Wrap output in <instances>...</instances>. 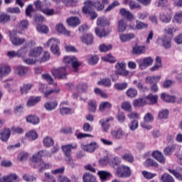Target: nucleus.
I'll return each instance as SVG.
<instances>
[{"mask_svg":"<svg viewBox=\"0 0 182 182\" xmlns=\"http://www.w3.org/2000/svg\"><path fill=\"white\" fill-rule=\"evenodd\" d=\"M97 174H98L101 181H102V182L106 181L107 180V178H109V177H110V176H112L110 172H107L106 171H99Z\"/></svg>","mask_w":182,"mask_h":182,"instance_id":"e433bc0d","label":"nucleus"},{"mask_svg":"<svg viewBox=\"0 0 182 182\" xmlns=\"http://www.w3.org/2000/svg\"><path fill=\"white\" fill-rule=\"evenodd\" d=\"M135 28L136 29L141 31V29H146V28H149V25L143 21L136 20Z\"/></svg>","mask_w":182,"mask_h":182,"instance_id":"09e8293b","label":"nucleus"},{"mask_svg":"<svg viewBox=\"0 0 182 182\" xmlns=\"http://www.w3.org/2000/svg\"><path fill=\"white\" fill-rule=\"evenodd\" d=\"M173 21L176 22L177 23H182V11H177L174 16H173Z\"/></svg>","mask_w":182,"mask_h":182,"instance_id":"69168bd1","label":"nucleus"},{"mask_svg":"<svg viewBox=\"0 0 182 182\" xmlns=\"http://www.w3.org/2000/svg\"><path fill=\"white\" fill-rule=\"evenodd\" d=\"M127 86H129L127 82H122L114 84V87L116 90H124L125 89H127Z\"/></svg>","mask_w":182,"mask_h":182,"instance_id":"6e6d98bb","label":"nucleus"},{"mask_svg":"<svg viewBox=\"0 0 182 182\" xmlns=\"http://www.w3.org/2000/svg\"><path fill=\"white\" fill-rule=\"evenodd\" d=\"M4 177L6 182H12L14 180H18V175L16 173L10 174Z\"/></svg>","mask_w":182,"mask_h":182,"instance_id":"774afa93","label":"nucleus"},{"mask_svg":"<svg viewBox=\"0 0 182 182\" xmlns=\"http://www.w3.org/2000/svg\"><path fill=\"white\" fill-rule=\"evenodd\" d=\"M161 180L162 182H174L173 176L168 173H164L161 177Z\"/></svg>","mask_w":182,"mask_h":182,"instance_id":"4d7b16f0","label":"nucleus"},{"mask_svg":"<svg viewBox=\"0 0 182 182\" xmlns=\"http://www.w3.org/2000/svg\"><path fill=\"white\" fill-rule=\"evenodd\" d=\"M26 122L31 123L32 124H38L40 119L39 117L35 115H29L26 118Z\"/></svg>","mask_w":182,"mask_h":182,"instance_id":"a18cd8bd","label":"nucleus"},{"mask_svg":"<svg viewBox=\"0 0 182 182\" xmlns=\"http://www.w3.org/2000/svg\"><path fill=\"white\" fill-rule=\"evenodd\" d=\"M97 27L95 28V33L99 38H105L109 35V31H106L105 26H109V21L103 17H100L97 20Z\"/></svg>","mask_w":182,"mask_h":182,"instance_id":"f03ea898","label":"nucleus"},{"mask_svg":"<svg viewBox=\"0 0 182 182\" xmlns=\"http://www.w3.org/2000/svg\"><path fill=\"white\" fill-rule=\"evenodd\" d=\"M84 5L90 8L93 6L97 11H102L105 9V5H109V0H95L94 1L87 0L84 2Z\"/></svg>","mask_w":182,"mask_h":182,"instance_id":"7ed1b4c3","label":"nucleus"},{"mask_svg":"<svg viewBox=\"0 0 182 182\" xmlns=\"http://www.w3.org/2000/svg\"><path fill=\"white\" fill-rule=\"evenodd\" d=\"M11 137V129L9 128L4 129L1 132H0V140L4 142L8 141Z\"/></svg>","mask_w":182,"mask_h":182,"instance_id":"f3484780","label":"nucleus"},{"mask_svg":"<svg viewBox=\"0 0 182 182\" xmlns=\"http://www.w3.org/2000/svg\"><path fill=\"white\" fill-rule=\"evenodd\" d=\"M66 22L70 26L75 27L77 26V25H80V20L79 18L75 16L67 18Z\"/></svg>","mask_w":182,"mask_h":182,"instance_id":"c756f323","label":"nucleus"},{"mask_svg":"<svg viewBox=\"0 0 182 182\" xmlns=\"http://www.w3.org/2000/svg\"><path fill=\"white\" fill-rule=\"evenodd\" d=\"M172 16L171 13L164 12L159 14V19L164 23H169L171 22Z\"/></svg>","mask_w":182,"mask_h":182,"instance_id":"2eb2a0df","label":"nucleus"},{"mask_svg":"<svg viewBox=\"0 0 182 182\" xmlns=\"http://www.w3.org/2000/svg\"><path fill=\"white\" fill-rule=\"evenodd\" d=\"M42 79L43 80H46V82L48 83V85H54V86H56L58 85L57 83H54L53 77H52V75L50 74H43L42 75Z\"/></svg>","mask_w":182,"mask_h":182,"instance_id":"37998d69","label":"nucleus"},{"mask_svg":"<svg viewBox=\"0 0 182 182\" xmlns=\"http://www.w3.org/2000/svg\"><path fill=\"white\" fill-rule=\"evenodd\" d=\"M81 42H82V43H85V45H92L93 43V36L92 34H84L81 38Z\"/></svg>","mask_w":182,"mask_h":182,"instance_id":"6ab92c4d","label":"nucleus"},{"mask_svg":"<svg viewBox=\"0 0 182 182\" xmlns=\"http://www.w3.org/2000/svg\"><path fill=\"white\" fill-rule=\"evenodd\" d=\"M122 160L125 161H128L129 163H133L134 159L133 158V155L130 153L125 154L122 156Z\"/></svg>","mask_w":182,"mask_h":182,"instance_id":"0e129e2a","label":"nucleus"},{"mask_svg":"<svg viewBox=\"0 0 182 182\" xmlns=\"http://www.w3.org/2000/svg\"><path fill=\"white\" fill-rule=\"evenodd\" d=\"M165 36H168L169 38H173V32H176V28L174 27H168L164 29Z\"/></svg>","mask_w":182,"mask_h":182,"instance_id":"5fc2aeb1","label":"nucleus"},{"mask_svg":"<svg viewBox=\"0 0 182 182\" xmlns=\"http://www.w3.org/2000/svg\"><path fill=\"white\" fill-rule=\"evenodd\" d=\"M60 43V41L55 38H50L47 43L48 46H50L51 52L57 56L60 55V49L59 48Z\"/></svg>","mask_w":182,"mask_h":182,"instance_id":"20e7f679","label":"nucleus"},{"mask_svg":"<svg viewBox=\"0 0 182 182\" xmlns=\"http://www.w3.org/2000/svg\"><path fill=\"white\" fill-rule=\"evenodd\" d=\"M152 156L159 161V163H161V164H164L166 163V158L164 157V155H163V153L155 151L152 153Z\"/></svg>","mask_w":182,"mask_h":182,"instance_id":"a211bd4d","label":"nucleus"},{"mask_svg":"<svg viewBox=\"0 0 182 182\" xmlns=\"http://www.w3.org/2000/svg\"><path fill=\"white\" fill-rule=\"evenodd\" d=\"M175 150H176V146L171 145L165 148L164 153L165 156H171V154L173 153Z\"/></svg>","mask_w":182,"mask_h":182,"instance_id":"864d4df0","label":"nucleus"},{"mask_svg":"<svg viewBox=\"0 0 182 182\" xmlns=\"http://www.w3.org/2000/svg\"><path fill=\"white\" fill-rule=\"evenodd\" d=\"M22 50H23V49H20L16 52L9 51L7 53V56H9V58H16V56H18V58H21V56H22Z\"/></svg>","mask_w":182,"mask_h":182,"instance_id":"3c124183","label":"nucleus"},{"mask_svg":"<svg viewBox=\"0 0 182 182\" xmlns=\"http://www.w3.org/2000/svg\"><path fill=\"white\" fill-rule=\"evenodd\" d=\"M117 176L119 178H126L132 176V171L130 168L126 166H122L117 169Z\"/></svg>","mask_w":182,"mask_h":182,"instance_id":"0eeeda50","label":"nucleus"},{"mask_svg":"<svg viewBox=\"0 0 182 182\" xmlns=\"http://www.w3.org/2000/svg\"><path fill=\"white\" fill-rule=\"evenodd\" d=\"M11 73V67L5 65H0V77L8 76Z\"/></svg>","mask_w":182,"mask_h":182,"instance_id":"4be33fe9","label":"nucleus"},{"mask_svg":"<svg viewBox=\"0 0 182 182\" xmlns=\"http://www.w3.org/2000/svg\"><path fill=\"white\" fill-rule=\"evenodd\" d=\"M43 143L46 147H52L55 144V141L50 136H46L43 140Z\"/></svg>","mask_w":182,"mask_h":182,"instance_id":"79ce46f5","label":"nucleus"},{"mask_svg":"<svg viewBox=\"0 0 182 182\" xmlns=\"http://www.w3.org/2000/svg\"><path fill=\"white\" fill-rule=\"evenodd\" d=\"M87 60L89 65H96L99 62V57L97 55H88L87 56Z\"/></svg>","mask_w":182,"mask_h":182,"instance_id":"c9c22d12","label":"nucleus"},{"mask_svg":"<svg viewBox=\"0 0 182 182\" xmlns=\"http://www.w3.org/2000/svg\"><path fill=\"white\" fill-rule=\"evenodd\" d=\"M134 55H141L146 53V46H135L132 49Z\"/></svg>","mask_w":182,"mask_h":182,"instance_id":"cd10ccee","label":"nucleus"},{"mask_svg":"<svg viewBox=\"0 0 182 182\" xmlns=\"http://www.w3.org/2000/svg\"><path fill=\"white\" fill-rule=\"evenodd\" d=\"M126 95L128 97L133 99L137 96V90L131 87L127 90Z\"/></svg>","mask_w":182,"mask_h":182,"instance_id":"de8ad7c7","label":"nucleus"},{"mask_svg":"<svg viewBox=\"0 0 182 182\" xmlns=\"http://www.w3.org/2000/svg\"><path fill=\"white\" fill-rule=\"evenodd\" d=\"M11 21V16L6 14H0V23H6Z\"/></svg>","mask_w":182,"mask_h":182,"instance_id":"13d9d810","label":"nucleus"},{"mask_svg":"<svg viewBox=\"0 0 182 182\" xmlns=\"http://www.w3.org/2000/svg\"><path fill=\"white\" fill-rule=\"evenodd\" d=\"M144 164L146 167H159V164L153 159H147Z\"/></svg>","mask_w":182,"mask_h":182,"instance_id":"e2e57ef3","label":"nucleus"},{"mask_svg":"<svg viewBox=\"0 0 182 182\" xmlns=\"http://www.w3.org/2000/svg\"><path fill=\"white\" fill-rule=\"evenodd\" d=\"M147 105V101L145 98H138L134 100L133 106L134 107H143Z\"/></svg>","mask_w":182,"mask_h":182,"instance_id":"2f4dec72","label":"nucleus"},{"mask_svg":"<svg viewBox=\"0 0 182 182\" xmlns=\"http://www.w3.org/2000/svg\"><path fill=\"white\" fill-rule=\"evenodd\" d=\"M77 144H68L62 146V150L65 156H72V150H76Z\"/></svg>","mask_w":182,"mask_h":182,"instance_id":"9b49d317","label":"nucleus"},{"mask_svg":"<svg viewBox=\"0 0 182 182\" xmlns=\"http://www.w3.org/2000/svg\"><path fill=\"white\" fill-rule=\"evenodd\" d=\"M32 87H33V84H23L20 88L21 95H27V93H29Z\"/></svg>","mask_w":182,"mask_h":182,"instance_id":"58836bf2","label":"nucleus"},{"mask_svg":"<svg viewBox=\"0 0 182 182\" xmlns=\"http://www.w3.org/2000/svg\"><path fill=\"white\" fill-rule=\"evenodd\" d=\"M43 156H48V151H40L31 158V161L34 168H38L40 173H42L43 170H48L52 167V164H46L45 161H42V157H43Z\"/></svg>","mask_w":182,"mask_h":182,"instance_id":"f257e3e1","label":"nucleus"},{"mask_svg":"<svg viewBox=\"0 0 182 182\" xmlns=\"http://www.w3.org/2000/svg\"><path fill=\"white\" fill-rule=\"evenodd\" d=\"M26 137L28 139V140H36L38 137V133L35 130H31L26 134Z\"/></svg>","mask_w":182,"mask_h":182,"instance_id":"c03bdc74","label":"nucleus"},{"mask_svg":"<svg viewBox=\"0 0 182 182\" xmlns=\"http://www.w3.org/2000/svg\"><path fill=\"white\" fill-rule=\"evenodd\" d=\"M34 6H36V9L42 12L45 8V3L42 2L41 0H36L34 1Z\"/></svg>","mask_w":182,"mask_h":182,"instance_id":"bf43d9fd","label":"nucleus"},{"mask_svg":"<svg viewBox=\"0 0 182 182\" xmlns=\"http://www.w3.org/2000/svg\"><path fill=\"white\" fill-rule=\"evenodd\" d=\"M73 113H75V111L70 107H61L60 108V114L62 116H68L69 114H73Z\"/></svg>","mask_w":182,"mask_h":182,"instance_id":"f704fd0d","label":"nucleus"},{"mask_svg":"<svg viewBox=\"0 0 182 182\" xmlns=\"http://www.w3.org/2000/svg\"><path fill=\"white\" fill-rule=\"evenodd\" d=\"M161 99L166 103H176V96L169 95L166 92L161 95Z\"/></svg>","mask_w":182,"mask_h":182,"instance_id":"412c9836","label":"nucleus"},{"mask_svg":"<svg viewBox=\"0 0 182 182\" xmlns=\"http://www.w3.org/2000/svg\"><path fill=\"white\" fill-rule=\"evenodd\" d=\"M28 72H29V69L28 68V67L18 65L16 68V73L18 76H25V75H26Z\"/></svg>","mask_w":182,"mask_h":182,"instance_id":"393cba45","label":"nucleus"},{"mask_svg":"<svg viewBox=\"0 0 182 182\" xmlns=\"http://www.w3.org/2000/svg\"><path fill=\"white\" fill-rule=\"evenodd\" d=\"M136 62L139 68L141 69V70H143L148 66L153 65L154 60L151 58V57H148L144 59L136 60Z\"/></svg>","mask_w":182,"mask_h":182,"instance_id":"9d476101","label":"nucleus"},{"mask_svg":"<svg viewBox=\"0 0 182 182\" xmlns=\"http://www.w3.org/2000/svg\"><path fill=\"white\" fill-rule=\"evenodd\" d=\"M36 29L41 33H48L49 32V28L46 25H38Z\"/></svg>","mask_w":182,"mask_h":182,"instance_id":"680f3d73","label":"nucleus"},{"mask_svg":"<svg viewBox=\"0 0 182 182\" xmlns=\"http://www.w3.org/2000/svg\"><path fill=\"white\" fill-rule=\"evenodd\" d=\"M41 99L42 97L41 96L31 97L27 101V106L28 107H32V106H35L36 105H38V103L41 102Z\"/></svg>","mask_w":182,"mask_h":182,"instance_id":"5701e85b","label":"nucleus"},{"mask_svg":"<svg viewBox=\"0 0 182 182\" xmlns=\"http://www.w3.org/2000/svg\"><path fill=\"white\" fill-rule=\"evenodd\" d=\"M82 148L83 150H85V151H87V153H94L95 150L99 149V144H97L96 141H94L91 142L90 144L83 145Z\"/></svg>","mask_w":182,"mask_h":182,"instance_id":"f8f14e48","label":"nucleus"},{"mask_svg":"<svg viewBox=\"0 0 182 182\" xmlns=\"http://www.w3.org/2000/svg\"><path fill=\"white\" fill-rule=\"evenodd\" d=\"M51 73L55 79L65 80L68 77V71L65 67L54 68L51 70Z\"/></svg>","mask_w":182,"mask_h":182,"instance_id":"423d86ee","label":"nucleus"},{"mask_svg":"<svg viewBox=\"0 0 182 182\" xmlns=\"http://www.w3.org/2000/svg\"><path fill=\"white\" fill-rule=\"evenodd\" d=\"M112 107V105L109 102H101L99 106V109L100 112H105V110H107V109H110Z\"/></svg>","mask_w":182,"mask_h":182,"instance_id":"8fccbe9b","label":"nucleus"},{"mask_svg":"<svg viewBox=\"0 0 182 182\" xmlns=\"http://www.w3.org/2000/svg\"><path fill=\"white\" fill-rule=\"evenodd\" d=\"M115 72L119 74L120 76H129V71L126 70V63L117 62L115 65Z\"/></svg>","mask_w":182,"mask_h":182,"instance_id":"1a4fd4ad","label":"nucleus"},{"mask_svg":"<svg viewBox=\"0 0 182 182\" xmlns=\"http://www.w3.org/2000/svg\"><path fill=\"white\" fill-rule=\"evenodd\" d=\"M10 39L11 43H13L14 46H21V45H23V43L26 42V40H25V38H18L11 34H10Z\"/></svg>","mask_w":182,"mask_h":182,"instance_id":"dca6fc26","label":"nucleus"},{"mask_svg":"<svg viewBox=\"0 0 182 182\" xmlns=\"http://www.w3.org/2000/svg\"><path fill=\"white\" fill-rule=\"evenodd\" d=\"M122 161H120V158L116 156L113 159H109V165L112 167H114L115 166H119Z\"/></svg>","mask_w":182,"mask_h":182,"instance_id":"338daca9","label":"nucleus"},{"mask_svg":"<svg viewBox=\"0 0 182 182\" xmlns=\"http://www.w3.org/2000/svg\"><path fill=\"white\" fill-rule=\"evenodd\" d=\"M145 100L146 101V105H156L157 100H159V96L150 93L145 97Z\"/></svg>","mask_w":182,"mask_h":182,"instance_id":"aec40b11","label":"nucleus"},{"mask_svg":"<svg viewBox=\"0 0 182 182\" xmlns=\"http://www.w3.org/2000/svg\"><path fill=\"white\" fill-rule=\"evenodd\" d=\"M135 35L133 33H127V34H121L119 36V39L121 42L126 43L132 41V39H134Z\"/></svg>","mask_w":182,"mask_h":182,"instance_id":"c85d7f7f","label":"nucleus"},{"mask_svg":"<svg viewBox=\"0 0 182 182\" xmlns=\"http://www.w3.org/2000/svg\"><path fill=\"white\" fill-rule=\"evenodd\" d=\"M43 182H56V178L50 174L49 172L44 173V177L42 178Z\"/></svg>","mask_w":182,"mask_h":182,"instance_id":"a19ab883","label":"nucleus"},{"mask_svg":"<svg viewBox=\"0 0 182 182\" xmlns=\"http://www.w3.org/2000/svg\"><path fill=\"white\" fill-rule=\"evenodd\" d=\"M55 29L59 33H63V35H65V36H70V31L66 30V28H65L63 24H57Z\"/></svg>","mask_w":182,"mask_h":182,"instance_id":"72a5a7b5","label":"nucleus"},{"mask_svg":"<svg viewBox=\"0 0 182 182\" xmlns=\"http://www.w3.org/2000/svg\"><path fill=\"white\" fill-rule=\"evenodd\" d=\"M64 63H67V65H71L74 72L77 73L79 72V66L80 64L79 61H77V58L75 56H65L63 58Z\"/></svg>","mask_w":182,"mask_h":182,"instance_id":"39448f33","label":"nucleus"},{"mask_svg":"<svg viewBox=\"0 0 182 182\" xmlns=\"http://www.w3.org/2000/svg\"><path fill=\"white\" fill-rule=\"evenodd\" d=\"M97 107V104H96V101L90 100L88 102V109L90 112H92L95 113L96 112V109Z\"/></svg>","mask_w":182,"mask_h":182,"instance_id":"052dcab7","label":"nucleus"},{"mask_svg":"<svg viewBox=\"0 0 182 182\" xmlns=\"http://www.w3.org/2000/svg\"><path fill=\"white\" fill-rule=\"evenodd\" d=\"M127 28V23H126L124 20L123 19L119 20L118 23V28H117L118 32H124Z\"/></svg>","mask_w":182,"mask_h":182,"instance_id":"49530a36","label":"nucleus"},{"mask_svg":"<svg viewBox=\"0 0 182 182\" xmlns=\"http://www.w3.org/2000/svg\"><path fill=\"white\" fill-rule=\"evenodd\" d=\"M82 12L84 14H87L88 15H90L91 19L92 21L94 19H96V18H97V13L93 11V9L92 7H89V6L84 5V6L82 7Z\"/></svg>","mask_w":182,"mask_h":182,"instance_id":"4468645a","label":"nucleus"},{"mask_svg":"<svg viewBox=\"0 0 182 182\" xmlns=\"http://www.w3.org/2000/svg\"><path fill=\"white\" fill-rule=\"evenodd\" d=\"M83 182H97L96 176L90 173H85L82 176Z\"/></svg>","mask_w":182,"mask_h":182,"instance_id":"473e14b6","label":"nucleus"},{"mask_svg":"<svg viewBox=\"0 0 182 182\" xmlns=\"http://www.w3.org/2000/svg\"><path fill=\"white\" fill-rule=\"evenodd\" d=\"M171 39H173V38L165 36L161 40L162 45L166 49H170V48H171Z\"/></svg>","mask_w":182,"mask_h":182,"instance_id":"4c0bfd02","label":"nucleus"},{"mask_svg":"<svg viewBox=\"0 0 182 182\" xmlns=\"http://www.w3.org/2000/svg\"><path fill=\"white\" fill-rule=\"evenodd\" d=\"M104 62H109V63H116V58L113 57L111 54H107L105 57H102Z\"/></svg>","mask_w":182,"mask_h":182,"instance_id":"603ef678","label":"nucleus"},{"mask_svg":"<svg viewBox=\"0 0 182 182\" xmlns=\"http://www.w3.org/2000/svg\"><path fill=\"white\" fill-rule=\"evenodd\" d=\"M168 171H169L171 174L174 176V177H176L177 180H180L181 181H182V168L178 170L168 168Z\"/></svg>","mask_w":182,"mask_h":182,"instance_id":"7c9ffc66","label":"nucleus"},{"mask_svg":"<svg viewBox=\"0 0 182 182\" xmlns=\"http://www.w3.org/2000/svg\"><path fill=\"white\" fill-rule=\"evenodd\" d=\"M111 136L114 140H120V139H122L126 136V133H124L122 129H117L111 131Z\"/></svg>","mask_w":182,"mask_h":182,"instance_id":"ddd939ff","label":"nucleus"},{"mask_svg":"<svg viewBox=\"0 0 182 182\" xmlns=\"http://www.w3.org/2000/svg\"><path fill=\"white\" fill-rule=\"evenodd\" d=\"M44 107L48 112H52L58 107V101L47 102L44 104Z\"/></svg>","mask_w":182,"mask_h":182,"instance_id":"bb28decb","label":"nucleus"},{"mask_svg":"<svg viewBox=\"0 0 182 182\" xmlns=\"http://www.w3.org/2000/svg\"><path fill=\"white\" fill-rule=\"evenodd\" d=\"M160 79H161V76L160 75L149 76L146 78V83H148V85H152V83H154V82H159Z\"/></svg>","mask_w":182,"mask_h":182,"instance_id":"ea45409f","label":"nucleus"},{"mask_svg":"<svg viewBox=\"0 0 182 182\" xmlns=\"http://www.w3.org/2000/svg\"><path fill=\"white\" fill-rule=\"evenodd\" d=\"M119 14L122 15V16H124V18L128 19V21H133V19H134V16H133V14H132V12L126 10V9H121L119 10Z\"/></svg>","mask_w":182,"mask_h":182,"instance_id":"b1692460","label":"nucleus"},{"mask_svg":"<svg viewBox=\"0 0 182 182\" xmlns=\"http://www.w3.org/2000/svg\"><path fill=\"white\" fill-rule=\"evenodd\" d=\"M154 121V117H153V114H151L150 112H148L144 117V122H141V127H143V129H146V130H151V126L147 124V123H153Z\"/></svg>","mask_w":182,"mask_h":182,"instance_id":"6e6552de","label":"nucleus"},{"mask_svg":"<svg viewBox=\"0 0 182 182\" xmlns=\"http://www.w3.org/2000/svg\"><path fill=\"white\" fill-rule=\"evenodd\" d=\"M43 51L42 47L34 48L30 51L29 56L32 58H39V56L42 55Z\"/></svg>","mask_w":182,"mask_h":182,"instance_id":"a878e982","label":"nucleus"}]
</instances>
